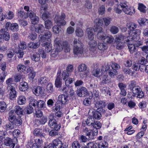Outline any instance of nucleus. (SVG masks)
Instances as JSON below:
<instances>
[{"mask_svg":"<svg viewBox=\"0 0 148 148\" xmlns=\"http://www.w3.org/2000/svg\"><path fill=\"white\" fill-rule=\"evenodd\" d=\"M140 30H137L134 33H130L131 36H127V39L125 41V43H127L128 49L130 53H133L136 51V46L134 44V41L133 40L139 39L140 38L139 35L140 34Z\"/></svg>","mask_w":148,"mask_h":148,"instance_id":"1","label":"nucleus"},{"mask_svg":"<svg viewBox=\"0 0 148 148\" xmlns=\"http://www.w3.org/2000/svg\"><path fill=\"white\" fill-rule=\"evenodd\" d=\"M94 23L95 25L94 30L95 32H97L96 36L97 39L104 42L107 35L103 31V29L101 27L103 25L102 20L99 19H96L94 21Z\"/></svg>","mask_w":148,"mask_h":148,"instance_id":"2","label":"nucleus"},{"mask_svg":"<svg viewBox=\"0 0 148 148\" xmlns=\"http://www.w3.org/2000/svg\"><path fill=\"white\" fill-rule=\"evenodd\" d=\"M73 50L74 54L75 56L83 55L87 56L88 55L85 54L83 51L84 45L83 43L79 39L74 38L73 42Z\"/></svg>","mask_w":148,"mask_h":148,"instance_id":"3","label":"nucleus"},{"mask_svg":"<svg viewBox=\"0 0 148 148\" xmlns=\"http://www.w3.org/2000/svg\"><path fill=\"white\" fill-rule=\"evenodd\" d=\"M54 46L55 47L51 52V56L53 58H55L58 55L59 52L62 50V47L61 44V39L56 37L54 40Z\"/></svg>","mask_w":148,"mask_h":148,"instance_id":"4","label":"nucleus"},{"mask_svg":"<svg viewBox=\"0 0 148 148\" xmlns=\"http://www.w3.org/2000/svg\"><path fill=\"white\" fill-rule=\"evenodd\" d=\"M127 36L120 35L116 36L114 41L116 44V48L117 49H121L125 46V43L122 42L123 40H126Z\"/></svg>","mask_w":148,"mask_h":148,"instance_id":"5","label":"nucleus"},{"mask_svg":"<svg viewBox=\"0 0 148 148\" xmlns=\"http://www.w3.org/2000/svg\"><path fill=\"white\" fill-rule=\"evenodd\" d=\"M65 17V14L63 13L57 14L54 18V22L60 26H64L66 24V21L64 20Z\"/></svg>","mask_w":148,"mask_h":148,"instance_id":"6","label":"nucleus"},{"mask_svg":"<svg viewBox=\"0 0 148 148\" xmlns=\"http://www.w3.org/2000/svg\"><path fill=\"white\" fill-rule=\"evenodd\" d=\"M121 6L124 12L126 14L131 15L135 13L134 8L132 7L128 6L126 2L121 3Z\"/></svg>","mask_w":148,"mask_h":148,"instance_id":"7","label":"nucleus"},{"mask_svg":"<svg viewBox=\"0 0 148 148\" xmlns=\"http://www.w3.org/2000/svg\"><path fill=\"white\" fill-rule=\"evenodd\" d=\"M14 111L11 110L9 113V120L13 124L16 125H19L22 124V120L20 118H16V116L13 114Z\"/></svg>","mask_w":148,"mask_h":148,"instance_id":"8","label":"nucleus"},{"mask_svg":"<svg viewBox=\"0 0 148 148\" xmlns=\"http://www.w3.org/2000/svg\"><path fill=\"white\" fill-rule=\"evenodd\" d=\"M97 42L95 40H91L88 43V47L90 51L91 52L90 55L94 57L96 56L97 53L96 50L97 49Z\"/></svg>","mask_w":148,"mask_h":148,"instance_id":"9","label":"nucleus"},{"mask_svg":"<svg viewBox=\"0 0 148 148\" xmlns=\"http://www.w3.org/2000/svg\"><path fill=\"white\" fill-rule=\"evenodd\" d=\"M29 17L31 20V22L33 24L35 25L37 24L39 21V18L37 16L32 10H30L27 14V15L24 16V18H26Z\"/></svg>","mask_w":148,"mask_h":148,"instance_id":"10","label":"nucleus"},{"mask_svg":"<svg viewBox=\"0 0 148 148\" xmlns=\"http://www.w3.org/2000/svg\"><path fill=\"white\" fill-rule=\"evenodd\" d=\"M87 66L84 64L82 63L78 66L77 69L79 72V75L81 78H83L87 76V72L86 71L87 69Z\"/></svg>","mask_w":148,"mask_h":148,"instance_id":"11","label":"nucleus"},{"mask_svg":"<svg viewBox=\"0 0 148 148\" xmlns=\"http://www.w3.org/2000/svg\"><path fill=\"white\" fill-rule=\"evenodd\" d=\"M13 84H9L7 86V90L9 92V98L11 100H13L16 97V91L15 88L12 86Z\"/></svg>","mask_w":148,"mask_h":148,"instance_id":"12","label":"nucleus"},{"mask_svg":"<svg viewBox=\"0 0 148 148\" xmlns=\"http://www.w3.org/2000/svg\"><path fill=\"white\" fill-rule=\"evenodd\" d=\"M132 92L134 95H137L138 98H142L144 95L143 92L142 91L140 87L136 86L131 89Z\"/></svg>","mask_w":148,"mask_h":148,"instance_id":"13","label":"nucleus"},{"mask_svg":"<svg viewBox=\"0 0 148 148\" xmlns=\"http://www.w3.org/2000/svg\"><path fill=\"white\" fill-rule=\"evenodd\" d=\"M88 115L90 117H91L93 119H100L101 116V114L100 112L95 111L93 109H91L89 110Z\"/></svg>","mask_w":148,"mask_h":148,"instance_id":"14","label":"nucleus"},{"mask_svg":"<svg viewBox=\"0 0 148 148\" xmlns=\"http://www.w3.org/2000/svg\"><path fill=\"white\" fill-rule=\"evenodd\" d=\"M17 69L20 73L27 74L30 70V68L29 67L27 68L23 64H19L17 66Z\"/></svg>","mask_w":148,"mask_h":148,"instance_id":"15","label":"nucleus"},{"mask_svg":"<svg viewBox=\"0 0 148 148\" xmlns=\"http://www.w3.org/2000/svg\"><path fill=\"white\" fill-rule=\"evenodd\" d=\"M0 37L2 39L8 41L10 38V36L9 33L5 31V29H1L0 30Z\"/></svg>","mask_w":148,"mask_h":148,"instance_id":"16","label":"nucleus"},{"mask_svg":"<svg viewBox=\"0 0 148 148\" xmlns=\"http://www.w3.org/2000/svg\"><path fill=\"white\" fill-rule=\"evenodd\" d=\"M99 64L96 63L94 64V69L92 72V75L97 77H99L101 75V71L98 68Z\"/></svg>","mask_w":148,"mask_h":148,"instance_id":"17","label":"nucleus"},{"mask_svg":"<svg viewBox=\"0 0 148 148\" xmlns=\"http://www.w3.org/2000/svg\"><path fill=\"white\" fill-rule=\"evenodd\" d=\"M49 126L51 128L55 129L56 130H58L61 127L60 124H58L55 120L54 119H50L49 123Z\"/></svg>","mask_w":148,"mask_h":148,"instance_id":"18","label":"nucleus"},{"mask_svg":"<svg viewBox=\"0 0 148 148\" xmlns=\"http://www.w3.org/2000/svg\"><path fill=\"white\" fill-rule=\"evenodd\" d=\"M76 93L78 96L82 97L88 94V91L85 88L82 87L77 89Z\"/></svg>","mask_w":148,"mask_h":148,"instance_id":"19","label":"nucleus"},{"mask_svg":"<svg viewBox=\"0 0 148 148\" xmlns=\"http://www.w3.org/2000/svg\"><path fill=\"white\" fill-rule=\"evenodd\" d=\"M101 84H107L110 82L111 81L110 78L108 76V74L103 73L102 74L101 78Z\"/></svg>","mask_w":148,"mask_h":148,"instance_id":"20","label":"nucleus"},{"mask_svg":"<svg viewBox=\"0 0 148 148\" xmlns=\"http://www.w3.org/2000/svg\"><path fill=\"white\" fill-rule=\"evenodd\" d=\"M58 100L62 104H66L68 101V96L64 94L60 95L58 97Z\"/></svg>","mask_w":148,"mask_h":148,"instance_id":"21","label":"nucleus"},{"mask_svg":"<svg viewBox=\"0 0 148 148\" xmlns=\"http://www.w3.org/2000/svg\"><path fill=\"white\" fill-rule=\"evenodd\" d=\"M126 26L128 28V29L131 31L129 34V36H130V33H132L136 31L138 29H136V30L134 31L133 30L135 29L137 27V25L135 23H133L131 22H128L126 24ZM130 36H132V35H130Z\"/></svg>","mask_w":148,"mask_h":148,"instance_id":"22","label":"nucleus"},{"mask_svg":"<svg viewBox=\"0 0 148 148\" xmlns=\"http://www.w3.org/2000/svg\"><path fill=\"white\" fill-rule=\"evenodd\" d=\"M62 84V79L60 75V73H58L57 77L55 81V85L57 88H60L61 87Z\"/></svg>","mask_w":148,"mask_h":148,"instance_id":"23","label":"nucleus"},{"mask_svg":"<svg viewBox=\"0 0 148 148\" xmlns=\"http://www.w3.org/2000/svg\"><path fill=\"white\" fill-rule=\"evenodd\" d=\"M85 131L86 132V136H88L90 139L92 138L93 136L97 134L98 133V130H95L94 132L92 131L91 130H88V128H86Z\"/></svg>","mask_w":148,"mask_h":148,"instance_id":"24","label":"nucleus"},{"mask_svg":"<svg viewBox=\"0 0 148 148\" xmlns=\"http://www.w3.org/2000/svg\"><path fill=\"white\" fill-rule=\"evenodd\" d=\"M93 29L91 27L88 28L86 30L88 38L90 40H94V34L93 32Z\"/></svg>","mask_w":148,"mask_h":148,"instance_id":"25","label":"nucleus"},{"mask_svg":"<svg viewBox=\"0 0 148 148\" xmlns=\"http://www.w3.org/2000/svg\"><path fill=\"white\" fill-rule=\"evenodd\" d=\"M41 45L45 47V51L48 53L51 51L52 49V45L50 42H46L41 44Z\"/></svg>","mask_w":148,"mask_h":148,"instance_id":"26","label":"nucleus"},{"mask_svg":"<svg viewBox=\"0 0 148 148\" xmlns=\"http://www.w3.org/2000/svg\"><path fill=\"white\" fill-rule=\"evenodd\" d=\"M62 146V142L59 139H56L53 141L52 145L53 148H61Z\"/></svg>","mask_w":148,"mask_h":148,"instance_id":"27","label":"nucleus"},{"mask_svg":"<svg viewBox=\"0 0 148 148\" xmlns=\"http://www.w3.org/2000/svg\"><path fill=\"white\" fill-rule=\"evenodd\" d=\"M26 102V99L23 95H20L18 96L17 98V103L20 105L25 104Z\"/></svg>","mask_w":148,"mask_h":148,"instance_id":"28","label":"nucleus"},{"mask_svg":"<svg viewBox=\"0 0 148 148\" xmlns=\"http://www.w3.org/2000/svg\"><path fill=\"white\" fill-rule=\"evenodd\" d=\"M47 0H38V2L41 5V10L43 12V11L46 12L48 8V5L46 3Z\"/></svg>","mask_w":148,"mask_h":148,"instance_id":"29","label":"nucleus"},{"mask_svg":"<svg viewBox=\"0 0 148 148\" xmlns=\"http://www.w3.org/2000/svg\"><path fill=\"white\" fill-rule=\"evenodd\" d=\"M105 103L102 101H95V107L98 109H102L105 107Z\"/></svg>","mask_w":148,"mask_h":148,"instance_id":"30","label":"nucleus"},{"mask_svg":"<svg viewBox=\"0 0 148 148\" xmlns=\"http://www.w3.org/2000/svg\"><path fill=\"white\" fill-rule=\"evenodd\" d=\"M62 41H61V43ZM62 47V49H63L64 51L65 52H68L70 51L71 50V46L69 44L68 42L66 41H64L62 43V45L61 43Z\"/></svg>","mask_w":148,"mask_h":148,"instance_id":"31","label":"nucleus"},{"mask_svg":"<svg viewBox=\"0 0 148 148\" xmlns=\"http://www.w3.org/2000/svg\"><path fill=\"white\" fill-rule=\"evenodd\" d=\"M33 92L36 95H41L43 92L42 88L39 86L35 87L33 89Z\"/></svg>","mask_w":148,"mask_h":148,"instance_id":"32","label":"nucleus"},{"mask_svg":"<svg viewBox=\"0 0 148 148\" xmlns=\"http://www.w3.org/2000/svg\"><path fill=\"white\" fill-rule=\"evenodd\" d=\"M28 87L27 83L25 82H22L19 85V89L21 91H24L27 90Z\"/></svg>","mask_w":148,"mask_h":148,"instance_id":"33","label":"nucleus"},{"mask_svg":"<svg viewBox=\"0 0 148 148\" xmlns=\"http://www.w3.org/2000/svg\"><path fill=\"white\" fill-rule=\"evenodd\" d=\"M14 112L17 115L22 114L23 113V108L19 106H16L14 108Z\"/></svg>","mask_w":148,"mask_h":148,"instance_id":"34","label":"nucleus"},{"mask_svg":"<svg viewBox=\"0 0 148 148\" xmlns=\"http://www.w3.org/2000/svg\"><path fill=\"white\" fill-rule=\"evenodd\" d=\"M13 141L12 139L9 137H6L4 139L3 143L7 146H9L11 147L13 144Z\"/></svg>","mask_w":148,"mask_h":148,"instance_id":"35","label":"nucleus"},{"mask_svg":"<svg viewBox=\"0 0 148 148\" xmlns=\"http://www.w3.org/2000/svg\"><path fill=\"white\" fill-rule=\"evenodd\" d=\"M35 30L37 33L40 34L43 33L44 32L45 29L43 25L39 24L36 26Z\"/></svg>","mask_w":148,"mask_h":148,"instance_id":"36","label":"nucleus"},{"mask_svg":"<svg viewBox=\"0 0 148 148\" xmlns=\"http://www.w3.org/2000/svg\"><path fill=\"white\" fill-rule=\"evenodd\" d=\"M75 33L76 36L79 37H82L84 35V32L83 30L78 27H77L76 29Z\"/></svg>","mask_w":148,"mask_h":148,"instance_id":"37","label":"nucleus"},{"mask_svg":"<svg viewBox=\"0 0 148 148\" xmlns=\"http://www.w3.org/2000/svg\"><path fill=\"white\" fill-rule=\"evenodd\" d=\"M114 38L112 36H106L105 40H104L103 42H105L109 44H112L114 42Z\"/></svg>","mask_w":148,"mask_h":148,"instance_id":"38","label":"nucleus"},{"mask_svg":"<svg viewBox=\"0 0 148 148\" xmlns=\"http://www.w3.org/2000/svg\"><path fill=\"white\" fill-rule=\"evenodd\" d=\"M53 25V22L51 20H47L45 22V28L48 29H49Z\"/></svg>","mask_w":148,"mask_h":148,"instance_id":"39","label":"nucleus"},{"mask_svg":"<svg viewBox=\"0 0 148 148\" xmlns=\"http://www.w3.org/2000/svg\"><path fill=\"white\" fill-rule=\"evenodd\" d=\"M36 105L38 108L41 109L45 106V102L43 100H38L36 101Z\"/></svg>","mask_w":148,"mask_h":148,"instance_id":"40","label":"nucleus"},{"mask_svg":"<svg viewBox=\"0 0 148 148\" xmlns=\"http://www.w3.org/2000/svg\"><path fill=\"white\" fill-rule=\"evenodd\" d=\"M89 117L87 118L86 120L82 122V125H84V124L86 123L88 126L91 125L93 124V121L92 119V118L91 117Z\"/></svg>","mask_w":148,"mask_h":148,"instance_id":"41","label":"nucleus"},{"mask_svg":"<svg viewBox=\"0 0 148 148\" xmlns=\"http://www.w3.org/2000/svg\"><path fill=\"white\" fill-rule=\"evenodd\" d=\"M138 23L141 25H145L148 24V20L144 18H139L138 20Z\"/></svg>","mask_w":148,"mask_h":148,"instance_id":"42","label":"nucleus"},{"mask_svg":"<svg viewBox=\"0 0 148 148\" xmlns=\"http://www.w3.org/2000/svg\"><path fill=\"white\" fill-rule=\"evenodd\" d=\"M40 45V42H38L35 43L34 42H30L28 45V46L30 48H36L38 47Z\"/></svg>","mask_w":148,"mask_h":148,"instance_id":"43","label":"nucleus"},{"mask_svg":"<svg viewBox=\"0 0 148 148\" xmlns=\"http://www.w3.org/2000/svg\"><path fill=\"white\" fill-rule=\"evenodd\" d=\"M102 93L105 95H108L109 96L111 95L110 93L109 90V88L107 87H103L101 89Z\"/></svg>","mask_w":148,"mask_h":148,"instance_id":"44","label":"nucleus"},{"mask_svg":"<svg viewBox=\"0 0 148 148\" xmlns=\"http://www.w3.org/2000/svg\"><path fill=\"white\" fill-rule=\"evenodd\" d=\"M48 81V79L46 77H41L38 80L39 83L42 85H44L45 83H47Z\"/></svg>","mask_w":148,"mask_h":148,"instance_id":"45","label":"nucleus"},{"mask_svg":"<svg viewBox=\"0 0 148 148\" xmlns=\"http://www.w3.org/2000/svg\"><path fill=\"white\" fill-rule=\"evenodd\" d=\"M7 108V105L4 101L0 102V112H3Z\"/></svg>","mask_w":148,"mask_h":148,"instance_id":"46","label":"nucleus"},{"mask_svg":"<svg viewBox=\"0 0 148 148\" xmlns=\"http://www.w3.org/2000/svg\"><path fill=\"white\" fill-rule=\"evenodd\" d=\"M97 47L99 50L103 51L106 50L107 48V47L106 44L103 42H99L98 43Z\"/></svg>","mask_w":148,"mask_h":148,"instance_id":"47","label":"nucleus"},{"mask_svg":"<svg viewBox=\"0 0 148 148\" xmlns=\"http://www.w3.org/2000/svg\"><path fill=\"white\" fill-rule=\"evenodd\" d=\"M146 7L145 5L142 3L138 4V9L140 12L144 13L146 12Z\"/></svg>","mask_w":148,"mask_h":148,"instance_id":"48","label":"nucleus"},{"mask_svg":"<svg viewBox=\"0 0 148 148\" xmlns=\"http://www.w3.org/2000/svg\"><path fill=\"white\" fill-rule=\"evenodd\" d=\"M10 29L13 32L17 31L18 29V24L15 23H12L11 27H10Z\"/></svg>","mask_w":148,"mask_h":148,"instance_id":"49","label":"nucleus"},{"mask_svg":"<svg viewBox=\"0 0 148 148\" xmlns=\"http://www.w3.org/2000/svg\"><path fill=\"white\" fill-rule=\"evenodd\" d=\"M47 91L50 93H51L54 91L52 83H49L48 84L47 86Z\"/></svg>","mask_w":148,"mask_h":148,"instance_id":"50","label":"nucleus"},{"mask_svg":"<svg viewBox=\"0 0 148 148\" xmlns=\"http://www.w3.org/2000/svg\"><path fill=\"white\" fill-rule=\"evenodd\" d=\"M123 71L126 74H128L129 75H132L134 73V71H132V70L129 68H124Z\"/></svg>","mask_w":148,"mask_h":148,"instance_id":"51","label":"nucleus"},{"mask_svg":"<svg viewBox=\"0 0 148 148\" xmlns=\"http://www.w3.org/2000/svg\"><path fill=\"white\" fill-rule=\"evenodd\" d=\"M40 55L37 53L34 54L32 57V60L36 62L40 60Z\"/></svg>","mask_w":148,"mask_h":148,"instance_id":"52","label":"nucleus"},{"mask_svg":"<svg viewBox=\"0 0 148 148\" xmlns=\"http://www.w3.org/2000/svg\"><path fill=\"white\" fill-rule=\"evenodd\" d=\"M97 19H101L103 22V20L105 25L106 26L108 25L111 21V19L109 17L103 18V19H101L98 18Z\"/></svg>","mask_w":148,"mask_h":148,"instance_id":"53","label":"nucleus"},{"mask_svg":"<svg viewBox=\"0 0 148 148\" xmlns=\"http://www.w3.org/2000/svg\"><path fill=\"white\" fill-rule=\"evenodd\" d=\"M59 25H55L52 27L53 32L55 33L58 34L60 31V27Z\"/></svg>","mask_w":148,"mask_h":148,"instance_id":"54","label":"nucleus"},{"mask_svg":"<svg viewBox=\"0 0 148 148\" xmlns=\"http://www.w3.org/2000/svg\"><path fill=\"white\" fill-rule=\"evenodd\" d=\"M92 96H90V97L86 98L83 101L84 104L86 106H88L91 103V99Z\"/></svg>","mask_w":148,"mask_h":148,"instance_id":"55","label":"nucleus"},{"mask_svg":"<svg viewBox=\"0 0 148 148\" xmlns=\"http://www.w3.org/2000/svg\"><path fill=\"white\" fill-rule=\"evenodd\" d=\"M148 126V120H144L142 124V129L143 131H145L147 128V127Z\"/></svg>","mask_w":148,"mask_h":148,"instance_id":"56","label":"nucleus"},{"mask_svg":"<svg viewBox=\"0 0 148 148\" xmlns=\"http://www.w3.org/2000/svg\"><path fill=\"white\" fill-rule=\"evenodd\" d=\"M108 146V144L106 141H103L100 142L99 145V148H106Z\"/></svg>","mask_w":148,"mask_h":148,"instance_id":"57","label":"nucleus"},{"mask_svg":"<svg viewBox=\"0 0 148 148\" xmlns=\"http://www.w3.org/2000/svg\"><path fill=\"white\" fill-rule=\"evenodd\" d=\"M29 71H30V73L28 74L29 78L30 79L32 80L34 79L36 73L33 69H31V68Z\"/></svg>","mask_w":148,"mask_h":148,"instance_id":"58","label":"nucleus"},{"mask_svg":"<svg viewBox=\"0 0 148 148\" xmlns=\"http://www.w3.org/2000/svg\"><path fill=\"white\" fill-rule=\"evenodd\" d=\"M42 130L40 129H36L34 132V134L35 136H40L41 137L43 136V135L41 134Z\"/></svg>","mask_w":148,"mask_h":148,"instance_id":"59","label":"nucleus"},{"mask_svg":"<svg viewBox=\"0 0 148 148\" xmlns=\"http://www.w3.org/2000/svg\"><path fill=\"white\" fill-rule=\"evenodd\" d=\"M92 126L95 128L96 130H97L98 129H100L101 126V124L99 121H96V122L93 123Z\"/></svg>","mask_w":148,"mask_h":148,"instance_id":"60","label":"nucleus"},{"mask_svg":"<svg viewBox=\"0 0 148 148\" xmlns=\"http://www.w3.org/2000/svg\"><path fill=\"white\" fill-rule=\"evenodd\" d=\"M110 31L112 34H115L118 32L119 29L115 26H112L111 27Z\"/></svg>","mask_w":148,"mask_h":148,"instance_id":"61","label":"nucleus"},{"mask_svg":"<svg viewBox=\"0 0 148 148\" xmlns=\"http://www.w3.org/2000/svg\"><path fill=\"white\" fill-rule=\"evenodd\" d=\"M15 124L12 123L7 124L5 126V128L7 130H12L14 128Z\"/></svg>","mask_w":148,"mask_h":148,"instance_id":"62","label":"nucleus"},{"mask_svg":"<svg viewBox=\"0 0 148 148\" xmlns=\"http://www.w3.org/2000/svg\"><path fill=\"white\" fill-rule=\"evenodd\" d=\"M14 13L12 11H9L7 13L6 15V18L8 19L11 20L14 18Z\"/></svg>","mask_w":148,"mask_h":148,"instance_id":"63","label":"nucleus"},{"mask_svg":"<svg viewBox=\"0 0 148 148\" xmlns=\"http://www.w3.org/2000/svg\"><path fill=\"white\" fill-rule=\"evenodd\" d=\"M111 66L112 69L115 70L116 69H118L120 68L119 65L117 63L115 62H112L110 64Z\"/></svg>","mask_w":148,"mask_h":148,"instance_id":"64","label":"nucleus"}]
</instances>
